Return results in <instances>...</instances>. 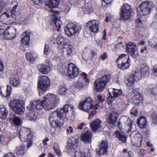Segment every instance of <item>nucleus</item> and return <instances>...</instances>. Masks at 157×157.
I'll list each match as a JSON object with an SVG mask.
<instances>
[{"label": "nucleus", "instance_id": "nucleus-1", "mask_svg": "<svg viewBox=\"0 0 157 157\" xmlns=\"http://www.w3.org/2000/svg\"><path fill=\"white\" fill-rule=\"evenodd\" d=\"M73 109L74 107L72 105L66 104L62 108L55 110L50 114L49 119L53 127L51 129L50 133L53 136L55 137L59 135V131L56 130L55 128H59L62 126V124L60 120H67V113L69 110L72 112Z\"/></svg>", "mask_w": 157, "mask_h": 157}, {"label": "nucleus", "instance_id": "nucleus-2", "mask_svg": "<svg viewBox=\"0 0 157 157\" xmlns=\"http://www.w3.org/2000/svg\"><path fill=\"white\" fill-rule=\"evenodd\" d=\"M59 102L58 97L53 94L48 93L44 97L42 101L39 99L30 101L28 109L31 111L41 109L44 107L50 110L55 107Z\"/></svg>", "mask_w": 157, "mask_h": 157}, {"label": "nucleus", "instance_id": "nucleus-3", "mask_svg": "<svg viewBox=\"0 0 157 157\" xmlns=\"http://www.w3.org/2000/svg\"><path fill=\"white\" fill-rule=\"evenodd\" d=\"M153 6L154 4L151 2L147 1L141 3L140 6V10H138V14L141 16L138 17L136 20V24H141L146 20L145 17L144 16L148 14Z\"/></svg>", "mask_w": 157, "mask_h": 157}, {"label": "nucleus", "instance_id": "nucleus-4", "mask_svg": "<svg viewBox=\"0 0 157 157\" xmlns=\"http://www.w3.org/2000/svg\"><path fill=\"white\" fill-rule=\"evenodd\" d=\"M24 104V102L22 101L14 99L10 101L9 106L15 113L18 115H21L23 114L25 111Z\"/></svg>", "mask_w": 157, "mask_h": 157}, {"label": "nucleus", "instance_id": "nucleus-5", "mask_svg": "<svg viewBox=\"0 0 157 157\" xmlns=\"http://www.w3.org/2000/svg\"><path fill=\"white\" fill-rule=\"evenodd\" d=\"M110 79V75H104L99 79L96 80L94 82V89L97 92L102 91L106 84L109 82Z\"/></svg>", "mask_w": 157, "mask_h": 157}, {"label": "nucleus", "instance_id": "nucleus-6", "mask_svg": "<svg viewBox=\"0 0 157 157\" xmlns=\"http://www.w3.org/2000/svg\"><path fill=\"white\" fill-rule=\"evenodd\" d=\"M116 62L119 68L126 69L130 65V60L129 56L125 54H122L119 56Z\"/></svg>", "mask_w": 157, "mask_h": 157}, {"label": "nucleus", "instance_id": "nucleus-7", "mask_svg": "<svg viewBox=\"0 0 157 157\" xmlns=\"http://www.w3.org/2000/svg\"><path fill=\"white\" fill-rule=\"evenodd\" d=\"M49 84L50 81L48 77L43 76L40 77L38 83L39 96L47 90L49 86Z\"/></svg>", "mask_w": 157, "mask_h": 157}, {"label": "nucleus", "instance_id": "nucleus-8", "mask_svg": "<svg viewBox=\"0 0 157 157\" xmlns=\"http://www.w3.org/2000/svg\"><path fill=\"white\" fill-rule=\"evenodd\" d=\"M121 124L122 125L124 133H129L131 131L132 123L129 117L126 116L122 117L118 123V126L119 127Z\"/></svg>", "mask_w": 157, "mask_h": 157}, {"label": "nucleus", "instance_id": "nucleus-9", "mask_svg": "<svg viewBox=\"0 0 157 157\" xmlns=\"http://www.w3.org/2000/svg\"><path fill=\"white\" fill-rule=\"evenodd\" d=\"M78 145L77 139L71 137L68 141V144L65 148L66 152L68 154H72L76 150Z\"/></svg>", "mask_w": 157, "mask_h": 157}, {"label": "nucleus", "instance_id": "nucleus-10", "mask_svg": "<svg viewBox=\"0 0 157 157\" xmlns=\"http://www.w3.org/2000/svg\"><path fill=\"white\" fill-rule=\"evenodd\" d=\"M19 133V137L22 141H27L29 140L32 139V135L29 128L21 127Z\"/></svg>", "mask_w": 157, "mask_h": 157}, {"label": "nucleus", "instance_id": "nucleus-11", "mask_svg": "<svg viewBox=\"0 0 157 157\" xmlns=\"http://www.w3.org/2000/svg\"><path fill=\"white\" fill-rule=\"evenodd\" d=\"M126 50L134 58H137L139 56L138 47L135 43L129 42L127 45Z\"/></svg>", "mask_w": 157, "mask_h": 157}, {"label": "nucleus", "instance_id": "nucleus-12", "mask_svg": "<svg viewBox=\"0 0 157 157\" xmlns=\"http://www.w3.org/2000/svg\"><path fill=\"white\" fill-rule=\"evenodd\" d=\"M78 30V28L73 23H68L65 28L66 34L69 37L75 36Z\"/></svg>", "mask_w": 157, "mask_h": 157}, {"label": "nucleus", "instance_id": "nucleus-13", "mask_svg": "<svg viewBox=\"0 0 157 157\" xmlns=\"http://www.w3.org/2000/svg\"><path fill=\"white\" fill-rule=\"evenodd\" d=\"M78 71L76 66L72 63L68 64L67 76L71 78L76 77L78 75Z\"/></svg>", "mask_w": 157, "mask_h": 157}, {"label": "nucleus", "instance_id": "nucleus-14", "mask_svg": "<svg viewBox=\"0 0 157 157\" xmlns=\"http://www.w3.org/2000/svg\"><path fill=\"white\" fill-rule=\"evenodd\" d=\"M16 29L13 27H8L5 30L4 33L5 38L12 40L16 36Z\"/></svg>", "mask_w": 157, "mask_h": 157}, {"label": "nucleus", "instance_id": "nucleus-15", "mask_svg": "<svg viewBox=\"0 0 157 157\" xmlns=\"http://www.w3.org/2000/svg\"><path fill=\"white\" fill-rule=\"evenodd\" d=\"M30 33L29 31L27 30L22 34L21 42L24 47L29 45Z\"/></svg>", "mask_w": 157, "mask_h": 157}, {"label": "nucleus", "instance_id": "nucleus-16", "mask_svg": "<svg viewBox=\"0 0 157 157\" xmlns=\"http://www.w3.org/2000/svg\"><path fill=\"white\" fill-rule=\"evenodd\" d=\"M117 117V114L116 113L113 112L111 113L106 120V125L109 127H113L116 122Z\"/></svg>", "mask_w": 157, "mask_h": 157}, {"label": "nucleus", "instance_id": "nucleus-17", "mask_svg": "<svg viewBox=\"0 0 157 157\" xmlns=\"http://www.w3.org/2000/svg\"><path fill=\"white\" fill-rule=\"evenodd\" d=\"M133 102L135 105H138L142 99V95L135 89L132 90L131 91Z\"/></svg>", "mask_w": 157, "mask_h": 157}, {"label": "nucleus", "instance_id": "nucleus-18", "mask_svg": "<svg viewBox=\"0 0 157 157\" xmlns=\"http://www.w3.org/2000/svg\"><path fill=\"white\" fill-rule=\"evenodd\" d=\"M99 22L96 20L89 21L87 23V27L89 28L90 30L93 32H97L99 29Z\"/></svg>", "mask_w": 157, "mask_h": 157}, {"label": "nucleus", "instance_id": "nucleus-19", "mask_svg": "<svg viewBox=\"0 0 157 157\" xmlns=\"http://www.w3.org/2000/svg\"><path fill=\"white\" fill-rule=\"evenodd\" d=\"M53 40H55L59 45L63 46L67 43V39L61 34L54 33L52 35Z\"/></svg>", "mask_w": 157, "mask_h": 157}, {"label": "nucleus", "instance_id": "nucleus-20", "mask_svg": "<svg viewBox=\"0 0 157 157\" xmlns=\"http://www.w3.org/2000/svg\"><path fill=\"white\" fill-rule=\"evenodd\" d=\"M108 147V144L106 141H102L99 150H96V154L98 155H101L105 153L107 151Z\"/></svg>", "mask_w": 157, "mask_h": 157}, {"label": "nucleus", "instance_id": "nucleus-21", "mask_svg": "<svg viewBox=\"0 0 157 157\" xmlns=\"http://www.w3.org/2000/svg\"><path fill=\"white\" fill-rule=\"evenodd\" d=\"M38 69L41 73L47 74L49 72L50 67L48 64L42 63L38 66Z\"/></svg>", "mask_w": 157, "mask_h": 157}, {"label": "nucleus", "instance_id": "nucleus-22", "mask_svg": "<svg viewBox=\"0 0 157 157\" xmlns=\"http://www.w3.org/2000/svg\"><path fill=\"white\" fill-rule=\"evenodd\" d=\"M11 12H9V10H7L6 12H4L2 13L0 16V21L2 22H4L6 21L8 18L9 20L11 21L12 22H13L12 21V18H13L12 17V15H11Z\"/></svg>", "mask_w": 157, "mask_h": 157}, {"label": "nucleus", "instance_id": "nucleus-23", "mask_svg": "<svg viewBox=\"0 0 157 157\" xmlns=\"http://www.w3.org/2000/svg\"><path fill=\"white\" fill-rule=\"evenodd\" d=\"M92 137L91 132L90 131H88L86 133L82 134L81 135V139L82 141L85 143H91Z\"/></svg>", "mask_w": 157, "mask_h": 157}, {"label": "nucleus", "instance_id": "nucleus-24", "mask_svg": "<svg viewBox=\"0 0 157 157\" xmlns=\"http://www.w3.org/2000/svg\"><path fill=\"white\" fill-rule=\"evenodd\" d=\"M25 56L27 60L33 63L37 58L38 55L35 52L32 51L30 53H26Z\"/></svg>", "mask_w": 157, "mask_h": 157}, {"label": "nucleus", "instance_id": "nucleus-25", "mask_svg": "<svg viewBox=\"0 0 157 157\" xmlns=\"http://www.w3.org/2000/svg\"><path fill=\"white\" fill-rule=\"evenodd\" d=\"M9 120L10 122L16 126H18L21 124V120L18 117H16L15 114H14L12 117L10 118Z\"/></svg>", "mask_w": 157, "mask_h": 157}, {"label": "nucleus", "instance_id": "nucleus-26", "mask_svg": "<svg viewBox=\"0 0 157 157\" xmlns=\"http://www.w3.org/2000/svg\"><path fill=\"white\" fill-rule=\"evenodd\" d=\"M102 122L99 119H98L94 121L90 124V126L94 132H95L101 127V124Z\"/></svg>", "mask_w": 157, "mask_h": 157}, {"label": "nucleus", "instance_id": "nucleus-27", "mask_svg": "<svg viewBox=\"0 0 157 157\" xmlns=\"http://www.w3.org/2000/svg\"><path fill=\"white\" fill-rule=\"evenodd\" d=\"M140 70L143 77H147L148 75L149 68L146 64L143 63L141 65Z\"/></svg>", "mask_w": 157, "mask_h": 157}, {"label": "nucleus", "instance_id": "nucleus-28", "mask_svg": "<svg viewBox=\"0 0 157 157\" xmlns=\"http://www.w3.org/2000/svg\"><path fill=\"white\" fill-rule=\"evenodd\" d=\"M8 111L6 106L0 105V118L5 120L8 115Z\"/></svg>", "mask_w": 157, "mask_h": 157}, {"label": "nucleus", "instance_id": "nucleus-29", "mask_svg": "<svg viewBox=\"0 0 157 157\" xmlns=\"http://www.w3.org/2000/svg\"><path fill=\"white\" fill-rule=\"evenodd\" d=\"M73 46L70 44L66 43L64 44L62 48L63 52H66L68 56H71L72 53Z\"/></svg>", "mask_w": 157, "mask_h": 157}, {"label": "nucleus", "instance_id": "nucleus-30", "mask_svg": "<svg viewBox=\"0 0 157 157\" xmlns=\"http://www.w3.org/2000/svg\"><path fill=\"white\" fill-rule=\"evenodd\" d=\"M137 124L140 128H145L147 125V123L145 117H141L137 121Z\"/></svg>", "mask_w": 157, "mask_h": 157}, {"label": "nucleus", "instance_id": "nucleus-31", "mask_svg": "<svg viewBox=\"0 0 157 157\" xmlns=\"http://www.w3.org/2000/svg\"><path fill=\"white\" fill-rule=\"evenodd\" d=\"M10 83L14 86H18L20 85V81L17 76H14L11 78Z\"/></svg>", "mask_w": 157, "mask_h": 157}, {"label": "nucleus", "instance_id": "nucleus-32", "mask_svg": "<svg viewBox=\"0 0 157 157\" xmlns=\"http://www.w3.org/2000/svg\"><path fill=\"white\" fill-rule=\"evenodd\" d=\"M59 0H49L47 4L50 7L55 8L59 6Z\"/></svg>", "mask_w": 157, "mask_h": 157}, {"label": "nucleus", "instance_id": "nucleus-33", "mask_svg": "<svg viewBox=\"0 0 157 157\" xmlns=\"http://www.w3.org/2000/svg\"><path fill=\"white\" fill-rule=\"evenodd\" d=\"M68 89L64 85L59 86L58 89L59 93L60 95L63 96L66 95L67 93Z\"/></svg>", "mask_w": 157, "mask_h": 157}, {"label": "nucleus", "instance_id": "nucleus-34", "mask_svg": "<svg viewBox=\"0 0 157 157\" xmlns=\"http://www.w3.org/2000/svg\"><path fill=\"white\" fill-rule=\"evenodd\" d=\"M136 80L135 78L132 75H130L126 79L125 81V83L128 86H131L134 84L135 81Z\"/></svg>", "mask_w": 157, "mask_h": 157}, {"label": "nucleus", "instance_id": "nucleus-35", "mask_svg": "<svg viewBox=\"0 0 157 157\" xmlns=\"http://www.w3.org/2000/svg\"><path fill=\"white\" fill-rule=\"evenodd\" d=\"M83 11L86 13H89L93 11L92 8L90 4H85L82 8Z\"/></svg>", "mask_w": 157, "mask_h": 157}, {"label": "nucleus", "instance_id": "nucleus-36", "mask_svg": "<svg viewBox=\"0 0 157 157\" xmlns=\"http://www.w3.org/2000/svg\"><path fill=\"white\" fill-rule=\"evenodd\" d=\"M24 146L21 145L16 147L15 152L18 155L22 156L24 154Z\"/></svg>", "mask_w": 157, "mask_h": 157}, {"label": "nucleus", "instance_id": "nucleus-37", "mask_svg": "<svg viewBox=\"0 0 157 157\" xmlns=\"http://www.w3.org/2000/svg\"><path fill=\"white\" fill-rule=\"evenodd\" d=\"M131 13V12H121V17L124 20H127L130 18Z\"/></svg>", "mask_w": 157, "mask_h": 157}, {"label": "nucleus", "instance_id": "nucleus-38", "mask_svg": "<svg viewBox=\"0 0 157 157\" xmlns=\"http://www.w3.org/2000/svg\"><path fill=\"white\" fill-rule=\"evenodd\" d=\"M116 135L119 140L121 141L123 143H124L126 141L127 137L123 134L121 133L119 131H116Z\"/></svg>", "mask_w": 157, "mask_h": 157}, {"label": "nucleus", "instance_id": "nucleus-39", "mask_svg": "<svg viewBox=\"0 0 157 157\" xmlns=\"http://www.w3.org/2000/svg\"><path fill=\"white\" fill-rule=\"evenodd\" d=\"M13 4H14V6H13L12 10L10 11H9V12H11V15L12 16V17H13L12 19V21H14L15 20L16 16L15 15V13L16 12V10L18 6V4L16 2H13Z\"/></svg>", "mask_w": 157, "mask_h": 157}, {"label": "nucleus", "instance_id": "nucleus-40", "mask_svg": "<svg viewBox=\"0 0 157 157\" xmlns=\"http://www.w3.org/2000/svg\"><path fill=\"white\" fill-rule=\"evenodd\" d=\"M52 51V49L51 47L47 44H45L44 45L43 53L46 57H48V55L50 54Z\"/></svg>", "mask_w": 157, "mask_h": 157}, {"label": "nucleus", "instance_id": "nucleus-41", "mask_svg": "<svg viewBox=\"0 0 157 157\" xmlns=\"http://www.w3.org/2000/svg\"><path fill=\"white\" fill-rule=\"evenodd\" d=\"M108 90H109V91L112 90V93L113 95V96L115 98L121 95L122 93V91L121 89L110 88Z\"/></svg>", "mask_w": 157, "mask_h": 157}, {"label": "nucleus", "instance_id": "nucleus-42", "mask_svg": "<svg viewBox=\"0 0 157 157\" xmlns=\"http://www.w3.org/2000/svg\"><path fill=\"white\" fill-rule=\"evenodd\" d=\"M53 147L56 155L58 156H61L62 155V152L59 150V147L58 144L56 143H54Z\"/></svg>", "mask_w": 157, "mask_h": 157}, {"label": "nucleus", "instance_id": "nucleus-43", "mask_svg": "<svg viewBox=\"0 0 157 157\" xmlns=\"http://www.w3.org/2000/svg\"><path fill=\"white\" fill-rule=\"evenodd\" d=\"M83 101L86 105H87V107L90 109H93V106L92 104V100L90 98H87Z\"/></svg>", "mask_w": 157, "mask_h": 157}, {"label": "nucleus", "instance_id": "nucleus-44", "mask_svg": "<svg viewBox=\"0 0 157 157\" xmlns=\"http://www.w3.org/2000/svg\"><path fill=\"white\" fill-rule=\"evenodd\" d=\"M12 90V87L10 85H7V89L6 92L5 94H2V92L0 90V93L2 95V96L8 98L10 96L11 94Z\"/></svg>", "mask_w": 157, "mask_h": 157}, {"label": "nucleus", "instance_id": "nucleus-45", "mask_svg": "<svg viewBox=\"0 0 157 157\" xmlns=\"http://www.w3.org/2000/svg\"><path fill=\"white\" fill-rule=\"evenodd\" d=\"M79 109L85 112L88 111L90 109L83 101L81 102L79 104Z\"/></svg>", "mask_w": 157, "mask_h": 157}, {"label": "nucleus", "instance_id": "nucleus-46", "mask_svg": "<svg viewBox=\"0 0 157 157\" xmlns=\"http://www.w3.org/2000/svg\"><path fill=\"white\" fill-rule=\"evenodd\" d=\"M54 23L57 28V30L58 31L61 28L62 22L59 18H55L54 19Z\"/></svg>", "mask_w": 157, "mask_h": 157}, {"label": "nucleus", "instance_id": "nucleus-47", "mask_svg": "<svg viewBox=\"0 0 157 157\" xmlns=\"http://www.w3.org/2000/svg\"><path fill=\"white\" fill-rule=\"evenodd\" d=\"M131 12L130 6L127 4H125L122 6L121 12Z\"/></svg>", "mask_w": 157, "mask_h": 157}, {"label": "nucleus", "instance_id": "nucleus-48", "mask_svg": "<svg viewBox=\"0 0 157 157\" xmlns=\"http://www.w3.org/2000/svg\"><path fill=\"white\" fill-rule=\"evenodd\" d=\"M149 42L151 46L155 48H157V38L154 37L150 39Z\"/></svg>", "mask_w": 157, "mask_h": 157}, {"label": "nucleus", "instance_id": "nucleus-49", "mask_svg": "<svg viewBox=\"0 0 157 157\" xmlns=\"http://www.w3.org/2000/svg\"><path fill=\"white\" fill-rule=\"evenodd\" d=\"M74 157H86L84 152L80 150L75 151Z\"/></svg>", "mask_w": 157, "mask_h": 157}, {"label": "nucleus", "instance_id": "nucleus-50", "mask_svg": "<svg viewBox=\"0 0 157 157\" xmlns=\"http://www.w3.org/2000/svg\"><path fill=\"white\" fill-rule=\"evenodd\" d=\"M132 75L134 77L136 81L139 80L143 77L141 72L137 71H136L135 74Z\"/></svg>", "mask_w": 157, "mask_h": 157}, {"label": "nucleus", "instance_id": "nucleus-51", "mask_svg": "<svg viewBox=\"0 0 157 157\" xmlns=\"http://www.w3.org/2000/svg\"><path fill=\"white\" fill-rule=\"evenodd\" d=\"M71 4L69 2L67 3L63 6V11L66 13H68L71 8Z\"/></svg>", "mask_w": 157, "mask_h": 157}, {"label": "nucleus", "instance_id": "nucleus-52", "mask_svg": "<svg viewBox=\"0 0 157 157\" xmlns=\"http://www.w3.org/2000/svg\"><path fill=\"white\" fill-rule=\"evenodd\" d=\"M34 4L40 5L44 4L46 2V0H32Z\"/></svg>", "mask_w": 157, "mask_h": 157}, {"label": "nucleus", "instance_id": "nucleus-53", "mask_svg": "<svg viewBox=\"0 0 157 157\" xmlns=\"http://www.w3.org/2000/svg\"><path fill=\"white\" fill-rule=\"evenodd\" d=\"M108 91L109 96L107 98V101L108 103L110 104L113 101L115 98L113 96H112V94L110 93L109 90H108Z\"/></svg>", "mask_w": 157, "mask_h": 157}, {"label": "nucleus", "instance_id": "nucleus-54", "mask_svg": "<svg viewBox=\"0 0 157 157\" xmlns=\"http://www.w3.org/2000/svg\"><path fill=\"white\" fill-rule=\"evenodd\" d=\"M150 90L151 93L154 95L157 94V85H154L152 86L150 88Z\"/></svg>", "mask_w": 157, "mask_h": 157}, {"label": "nucleus", "instance_id": "nucleus-55", "mask_svg": "<svg viewBox=\"0 0 157 157\" xmlns=\"http://www.w3.org/2000/svg\"><path fill=\"white\" fill-rule=\"evenodd\" d=\"M75 86L78 88L79 89H82L83 88V84L80 81L76 82L75 84Z\"/></svg>", "mask_w": 157, "mask_h": 157}, {"label": "nucleus", "instance_id": "nucleus-56", "mask_svg": "<svg viewBox=\"0 0 157 157\" xmlns=\"http://www.w3.org/2000/svg\"><path fill=\"white\" fill-rule=\"evenodd\" d=\"M6 5V3L3 2H0V13L3 11Z\"/></svg>", "mask_w": 157, "mask_h": 157}, {"label": "nucleus", "instance_id": "nucleus-57", "mask_svg": "<svg viewBox=\"0 0 157 157\" xmlns=\"http://www.w3.org/2000/svg\"><path fill=\"white\" fill-rule=\"evenodd\" d=\"M124 47L121 42H120L118 44H116L115 45V47L117 48H120Z\"/></svg>", "mask_w": 157, "mask_h": 157}, {"label": "nucleus", "instance_id": "nucleus-58", "mask_svg": "<svg viewBox=\"0 0 157 157\" xmlns=\"http://www.w3.org/2000/svg\"><path fill=\"white\" fill-rule=\"evenodd\" d=\"M96 113V112L95 111H92L89 113V116L88 117V119L91 118L93 117L94 115Z\"/></svg>", "mask_w": 157, "mask_h": 157}, {"label": "nucleus", "instance_id": "nucleus-59", "mask_svg": "<svg viewBox=\"0 0 157 157\" xmlns=\"http://www.w3.org/2000/svg\"><path fill=\"white\" fill-rule=\"evenodd\" d=\"M85 125V123H81L78 125L77 128L78 129H82L83 128V127Z\"/></svg>", "mask_w": 157, "mask_h": 157}, {"label": "nucleus", "instance_id": "nucleus-60", "mask_svg": "<svg viewBox=\"0 0 157 157\" xmlns=\"http://www.w3.org/2000/svg\"><path fill=\"white\" fill-rule=\"evenodd\" d=\"M100 57L101 58L102 60H104L107 58V55L106 53H104L102 55L100 56Z\"/></svg>", "mask_w": 157, "mask_h": 157}, {"label": "nucleus", "instance_id": "nucleus-61", "mask_svg": "<svg viewBox=\"0 0 157 157\" xmlns=\"http://www.w3.org/2000/svg\"><path fill=\"white\" fill-rule=\"evenodd\" d=\"M5 27L4 26H1L0 27V34H4L5 32Z\"/></svg>", "mask_w": 157, "mask_h": 157}, {"label": "nucleus", "instance_id": "nucleus-62", "mask_svg": "<svg viewBox=\"0 0 157 157\" xmlns=\"http://www.w3.org/2000/svg\"><path fill=\"white\" fill-rule=\"evenodd\" d=\"M151 27L154 29H157V23L153 22L151 25Z\"/></svg>", "mask_w": 157, "mask_h": 157}, {"label": "nucleus", "instance_id": "nucleus-63", "mask_svg": "<svg viewBox=\"0 0 157 157\" xmlns=\"http://www.w3.org/2000/svg\"><path fill=\"white\" fill-rule=\"evenodd\" d=\"M3 157H15L14 155L11 153H9L6 154Z\"/></svg>", "mask_w": 157, "mask_h": 157}, {"label": "nucleus", "instance_id": "nucleus-64", "mask_svg": "<svg viewBox=\"0 0 157 157\" xmlns=\"http://www.w3.org/2000/svg\"><path fill=\"white\" fill-rule=\"evenodd\" d=\"M153 69L154 70V74L155 76L157 77V65L154 66Z\"/></svg>", "mask_w": 157, "mask_h": 157}]
</instances>
